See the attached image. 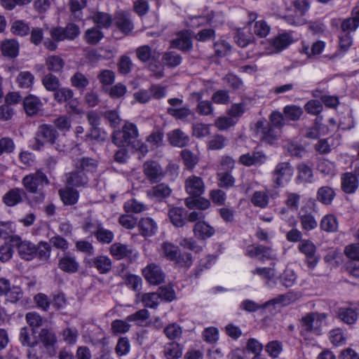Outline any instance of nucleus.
I'll use <instances>...</instances> for the list:
<instances>
[{
  "label": "nucleus",
  "instance_id": "f257e3e1",
  "mask_svg": "<svg viewBox=\"0 0 359 359\" xmlns=\"http://www.w3.org/2000/svg\"><path fill=\"white\" fill-rule=\"evenodd\" d=\"M75 170L66 174V184L72 188L85 187L89 181V175L96 172L97 161L83 157L78 159L75 163Z\"/></svg>",
  "mask_w": 359,
  "mask_h": 359
},
{
  "label": "nucleus",
  "instance_id": "f03ea898",
  "mask_svg": "<svg viewBox=\"0 0 359 359\" xmlns=\"http://www.w3.org/2000/svg\"><path fill=\"white\" fill-rule=\"evenodd\" d=\"M22 184L27 192L36 194L34 200L31 202L32 205L33 203L39 204L43 201L45 196L40 187L49 184L45 173L39 170L34 173L27 175L22 178Z\"/></svg>",
  "mask_w": 359,
  "mask_h": 359
},
{
  "label": "nucleus",
  "instance_id": "7ed1b4c3",
  "mask_svg": "<svg viewBox=\"0 0 359 359\" xmlns=\"http://www.w3.org/2000/svg\"><path fill=\"white\" fill-rule=\"evenodd\" d=\"M139 133L135 124L126 122L121 130H114L111 135L112 142L118 147H136Z\"/></svg>",
  "mask_w": 359,
  "mask_h": 359
},
{
  "label": "nucleus",
  "instance_id": "20e7f679",
  "mask_svg": "<svg viewBox=\"0 0 359 359\" xmlns=\"http://www.w3.org/2000/svg\"><path fill=\"white\" fill-rule=\"evenodd\" d=\"M293 173L294 168L290 163L288 161L278 163L271 174L273 187H283L291 180Z\"/></svg>",
  "mask_w": 359,
  "mask_h": 359
},
{
  "label": "nucleus",
  "instance_id": "39448f33",
  "mask_svg": "<svg viewBox=\"0 0 359 359\" xmlns=\"http://www.w3.org/2000/svg\"><path fill=\"white\" fill-rule=\"evenodd\" d=\"M327 315L325 313H309L302 318L301 320V334L306 335L310 332L319 334V329L325 320Z\"/></svg>",
  "mask_w": 359,
  "mask_h": 359
},
{
  "label": "nucleus",
  "instance_id": "423d86ee",
  "mask_svg": "<svg viewBox=\"0 0 359 359\" xmlns=\"http://www.w3.org/2000/svg\"><path fill=\"white\" fill-rule=\"evenodd\" d=\"M9 242L12 244V246L17 248L21 259L30 261L36 256V246L28 241H22L19 236H11Z\"/></svg>",
  "mask_w": 359,
  "mask_h": 359
},
{
  "label": "nucleus",
  "instance_id": "0eeeda50",
  "mask_svg": "<svg viewBox=\"0 0 359 359\" xmlns=\"http://www.w3.org/2000/svg\"><path fill=\"white\" fill-rule=\"evenodd\" d=\"M58 133L53 126L43 124L38 128L33 149L40 150L45 143L54 144Z\"/></svg>",
  "mask_w": 359,
  "mask_h": 359
},
{
  "label": "nucleus",
  "instance_id": "6e6552de",
  "mask_svg": "<svg viewBox=\"0 0 359 359\" xmlns=\"http://www.w3.org/2000/svg\"><path fill=\"white\" fill-rule=\"evenodd\" d=\"M80 33L79 27L74 23H68L65 27H53L50 31L51 38L55 41H72L79 36Z\"/></svg>",
  "mask_w": 359,
  "mask_h": 359
},
{
  "label": "nucleus",
  "instance_id": "1a4fd4ad",
  "mask_svg": "<svg viewBox=\"0 0 359 359\" xmlns=\"http://www.w3.org/2000/svg\"><path fill=\"white\" fill-rule=\"evenodd\" d=\"M143 172L151 184L161 182L165 177L161 165L156 161H147L142 165Z\"/></svg>",
  "mask_w": 359,
  "mask_h": 359
},
{
  "label": "nucleus",
  "instance_id": "9d476101",
  "mask_svg": "<svg viewBox=\"0 0 359 359\" xmlns=\"http://www.w3.org/2000/svg\"><path fill=\"white\" fill-rule=\"evenodd\" d=\"M255 132L262 142L272 144L278 138V133L269 123L258 121L255 125Z\"/></svg>",
  "mask_w": 359,
  "mask_h": 359
},
{
  "label": "nucleus",
  "instance_id": "9b49d317",
  "mask_svg": "<svg viewBox=\"0 0 359 359\" xmlns=\"http://www.w3.org/2000/svg\"><path fill=\"white\" fill-rule=\"evenodd\" d=\"M110 254L117 260L126 259L130 262L135 260L137 257V252L133 248L122 244L115 243L110 246Z\"/></svg>",
  "mask_w": 359,
  "mask_h": 359
},
{
  "label": "nucleus",
  "instance_id": "f8f14e48",
  "mask_svg": "<svg viewBox=\"0 0 359 359\" xmlns=\"http://www.w3.org/2000/svg\"><path fill=\"white\" fill-rule=\"evenodd\" d=\"M298 250L306 256V261L309 269L317 265L319 258L316 256V246L310 240H303L298 245Z\"/></svg>",
  "mask_w": 359,
  "mask_h": 359
},
{
  "label": "nucleus",
  "instance_id": "ddd939ff",
  "mask_svg": "<svg viewBox=\"0 0 359 359\" xmlns=\"http://www.w3.org/2000/svg\"><path fill=\"white\" fill-rule=\"evenodd\" d=\"M142 274L144 278L151 285H160L165 280V273L161 268L155 264H148L143 270Z\"/></svg>",
  "mask_w": 359,
  "mask_h": 359
},
{
  "label": "nucleus",
  "instance_id": "4468645a",
  "mask_svg": "<svg viewBox=\"0 0 359 359\" xmlns=\"http://www.w3.org/2000/svg\"><path fill=\"white\" fill-rule=\"evenodd\" d=\"M39 339L50 356L55 354V344L57 341L55 334L51 330L43 328L39 333Z\"/></svg>",
  "mask_w": 359,
  "mask_h": 359
},
{
  "label": "nucleus",
  "instance_id": "2eb2a0df",
  "mask_svg": "<svg viewBox=\"0 0 359 359\" xmlns=\"http://www.w3.org/2000/svg\"><path fill=\"white\" fill-rule=\"evenodd\" d=\"M58 268L67 273H75L79 271V263L70 252H65L58 260Z\"/></svg>",
  "mask_w": 359,
  "mask_h": 359
},
{
  "label": "nucleus",
  "instance_id": "dca6fc26",
  "mask_svg": "<svg viewBox=\"0 0 359 359\" xmlns=\"http://www.w3.org/2000/svg\"><path fill=\"white\" fill-rule=\"evenodd\" d=\"M89 267L95 268L100 273H108L112 268L111 259L106 255H99L86 261Z\"/></svg>",
  "mask_w": 359,
  "mask_h": 359
},
{
  "label": "nucleus",
  "instance_id": "f3484780",
  "mask_svg": "<svg viewBox=\"0 0 359 359\" xmlns=\"http://www.w3.org/2000/svg\"><path fill=\"white\" fill-rule=\"evenodd\" d=\"M185 189L189 195L200 196L204 192L203 181L200 177L191 175L186 180Z\"/></svg>",
  "mask_w": 359,
  "mask_h": 359
},
{
  "label": "nucleus",
  "instance_id": "a211bd4d",
  "mask_svg": "<svg viewBox=\"0 0 359 359\" xmlns=\"http://www.w3.org/2000/svg\"><path fill=\"white\" fill-rule=\"evenodd\" d=\"M26 192L24 189L18 187L13 188L8 191L2 198L3 202L8 207H14L23 201Z\"/></svg>",
  "mask_w": 359,
  "mask_h": 359
},
{
  "label": "nucleus",
  "instance_id": "6ab92c4d",
  "mask_svg": "<svg viewBox=\"0 0 359 359\" xmlns=\"http://www.w3.org/2000/svg\"><path fill=\"white\" fill-rule=\"evenodd\" d=\"M171 193L172 189L165 183L155 185L147 191V195L150 199L158 201L170 196Z\"/></svg>",
  "mask_w": 359,
  "mask_h": 359
},
{
  "label": "nucleus",
  "instance_id": "aec40b11",
  "mask_svg": "<svg viewBox=\"0 0 359 359\" xmlns=\"http://www.w3.org/2000/svg\"><path fill=\"white\" fill-rule=\"evenodd\" d=\"M170 45L172 48L185 52L190 50L193 47L190 34L187 31H182L177 33L176 38L171 41Z\"/></svg>",
  "mask_w": 359,
  "mask_h": 359
},
{
  "label": "nucleus",
  "instance_id": "412c9836",
  "mask_svg": "<svg viewBox=\"0 0 359 359\" xmlns=\"http://www.w3.org/2000/svg\"><path fill=\"white\" fill-rule=\"evenodd\" d=\"M245 255L251 258H259L262 261L272 259V250L262 245L248 246Z\"/></svg>",
  "mask_w": 359,
  "mask_h": 359
},
{
  "label": "nucleus",
  "instance_id": "4be33fe9",
  "mask_svg": "<svg viewBox=\"0 0 359 359\" xmlns=\"http://www.w3.org/2000/svg\"><path fill=\"white\" fill-rule=\"evenodd\" d=\"M266 156L262 151H253L252 153H248L243 154L239 158V162L246 166H251L253 165H261L266 162Z\"/></svg>",
  "mask_w": 359,
  "mask_h": 359
},
{
  "label": "nucleus",
  "instance_id": "5701e85b",
  "mask_svg": "<svg viewBox=\"0 0 359 359\" xmlns=\"http://www.w3.org/2000/svg\"><path fill=\"white\" fill-rule=\"evenodd\" d=\"M293 40L288 33H283L276 36L270 41L273 50L269 53H277L288 47Z\"/></svg>",
  "mask_w": 359,
  "mask_h": 359
},
{
  "label": "nucleus",
  "instance_id": "b1692460",
  "mask_svg": "<svg viewBox=\"0 0 359 359\" xmlns=\"http://www.w3.org/2000/svg\"><path fill=\"white\" fill-rule=\"evenodd\" d=\"M0 49L3 56L15 58L19 54V43L15 39H5L1 42Z\"/></svg>",
  "mask_w": 359,
  "mask_h": 359
},
{
  "label": "nucleus",
  "instance_id": "393cba45",
  "mask_svg": "<svg viewBox=\"0 0 359 359\" xmlns=\"http://www.w3.org/2000/svg\"><path fill=\"white\" fill-rule=\"evenodd\" d=\"M193 231L194 236L200 240L209 238L215 233V229L204 220L196 222Z\"/></svg>",
  "mask_w": 359,
  "mask_h": 359
},
{
  "label": "nucleus",
  "instance_id": "a878e982",
  "mask_svg": "<svg viewBox=\"0 0 359 359\" xmlns=\"http://www.w3.org/2000/svg\"><path fill=\"white\" fill-rule=\"evenodd\" d=\"M41 105V100L34 95H29L23 100L24 109L28 116L36 114L40 110Z\"/></svg>",
  "mask_w": 359,
  "mask_h": 359
},
{
  "label": "nucleus",
  "instance_id": "bb28decb",
  "mask_svg": "<svg viewBox=\"0 0 359 359\" xmlns=\"http://www.w3.org/2000/svg\"><path fill=\"white\" fill-rule=\"evenodd\" d=\"M358 187V180L355 175L346 172L341 175V189L346 194L354 193Z\"/></svg>",
  "mask_w": 359,
  "mask_h": 359
},
{
  "label": "nucleus",
  "instance_id": "cd10ccee",
  "mask_svg": "<svg viewBox=\"0 0 359 359\" xmlns=\"http://www.w3.org/2000/svg\"><path fill=\"white\" fill-rule=\"evenodd\" d=\"M320 228L327 233H335L339 229V222L337 217L332 214H327L323 217L320 221Z\"/></svg>",
  "mask_w": 359,
  "mask_h": 359
},
{
  "label": "nucleus",
  "instance_id": "c85d7f7f",
  "mask_svg": "<svg viewBox=\"0 0 359 359\" xmlns=\"http://www.w3.org/2000/svg\"><path fill=\"white\" fill-rule=\"evenodd\" d=\"M171 145L178 147H185L189 142V136L180 129H175L168 134Z\"/></svg>",
  "mask_w": 359,
  "mask_h": 359
},
{
  "label": "nucleus",
  "instance_id": "c756f323",
  "mask_svg": "<svg viewBox=\"0 0 359 359\" xmlns=\"http://www.w3.org/2000/svg\"><path fill=\"white\" fill-rule=\"evenodd\" d=\"M58 194L65 205L76 204L79 197V192L69 186H67L65 189H60Z\"/></svg>",
  "mask_w": 359,
  "mask_h": 359
},
{
  "label": "nucleus",
  "instance_id": "7c9ffc66",
  "mask_svg": "<svg viewBox=\"0 0 359 359\" xmlns=\"http://www.w3.org/2000/svg\"><path fill=\"white\" fill-rule=\"evenodd\" d=\"M299 219L302 229L306 231H313L318 227V220L310 212L304 211L299 213Z\"/></svg>",
  "mask_w": 359,
  "mask_h": 359
},
{
  "label": "nucleus",
  "instance_id": "2f4dec72",
  "mask_svg": "<svg viewBox=\"0 0 359 359\" xmlns=\"http://www.w3.org/2000/svg\"><path fill=\"white\" fill-rule=\"evenodd\" d=\"M339 318L346 324H354L359 316L358 311L351 307L339 308L337 313Z\"/></svg>",
  "mask_w": 359,
  "mask_h": 359
},
{
  "label": "nucleus",
  "instance_id": "473e14b6",
  "mask_svg": "<svg viewBox=\"0 0 359 359\" xmlns=\"http://www.w3.org/2000/svg\"><path fill=\"white\" fill-rule=\"evenodd\" d=\"M138 227L141 234L144 236H151L157 230L156 222L150 217L141 219L139 222Z\"/></svg>",
  "mask_w": 359,
  "mask_h": 359
},
{
  "label": "nucleus",
  "instance_id": "72a5a7b5",
  "mask_svg": "<svg viewBox=\"0 0 359 359\" xmlns=\"http://www.w3.org/2000/svg\"><path fill=\"white\" fill-rule=\"evenodd\" d=\"M115 23L118 29L128 34L134 28L133 24L127 14L119 13L116 17Z\"/></svg>",
  "mask_w": 359,
  "mask_h": 359
},
{
  "label": "nucleus",
  "instance_id": "f704fd0d",
  "mask_svg": "<svg viewBox=\"0 0 359 359\" xmlns=\"http://www.w3.org/2000/svg\"><path fill=\"white\" fill-rule=\"evenodd\" d=\"M185 210L182 208H172L168 211V216L172 224L177 227H182L185 224L184 217Z\"/></svg>",
  "mask_w": 359,
  "mask_h": 359
},
{
  "label": "nucleus",
  "instance_id": "c9c22d12",
  "mask_svg": "<svg viewBox=\"0 0 359 359\" xmlns=\"http://www.w3.org/2000/svg\"><path fill=\"white\" fill-rule=\"evenodd\" d=\"M16 83L20 88L31 89L34 83V76L29 71L20 72L17 76Z\"/></svg>",
  "mask_w": 359,
  "mask_h": 359
},
{
  "label": "nucleus",
  "instance_id": "e433bc0d",
  "mask_svg": "<svg viewBox=\"0 0 359 359\" xmlns=\"http://www.w3.org/2000/svg\"><path fill=\"white\" fill-rule=\"evenodd\" d=\"M335 195V192L332 187L324 186L318 189L317 191V199L325 205H330L332 203Z\"/></svg>",
  "mask_w": 359,
  "mask_h": 359
},
{
  "label": "nucleus",
  "instance_id": "4c0bfd02",
  "mask_svg": "<svg viewBox=\"0 0 359 359\" xmlns=\"http://www.w3.org/2000/svg\"><path fill=\"white\" fill-rule=\"evenodd\" d=\"M163 353L166 359H179L182 355V348L177 343H168L164 346Z\"/></svg>",
  "mask_w": 359,
  "mask_h": 359
},
{
  "label": "nucleus",
  "instance_id": "58836bf2",
  "mask_svg": "<svg viewBox=\"0 0 359 359\" xmlns=\"http://www.w3.org/2000/svg\"><path fill=\"white\" fill-rule=\"evenodd\" d=\"M103 37L102 32L97 27L88 29L83 35L86 42L90 45L97 44Z\"/></svg>",
  "mask_w": 359,
  "mask_h": 359
},
{
  "label": "nucleus",
  "instance_id": "ea45409f",
  "mask_svg": "<svg viewBox=\"0 0 359 359\" xmlns=\"http://www.w3.org/2000/svg\"><path fill=\"white\" fill-rule=\"evenodd\" d=\"M182 56L175 51H168L163 53L162 62L169 67H175L182 62Z\"/></svg>",
  "mask_w": 359,
  "mask_h": 359
},
{
  "label": "nucleus",
  "instance_id": "a19ab883",
  "mask_svg": "<svg viewBox=\"0 0 359 359\" xmlns=\"http://www.w3.org/2000/svg\"><path fill=\"white\" fill-rule=\"evenodd\" d=\"M136 56L138 60L146 63L154 59V52L148 45H144L138 47L135 50Z\"/></svg>",
  "mask_w": 359,
  "mask_h": 359
},
{
  "label": "nucleus",
  "instance_id": "79ce46f5",
  "mask_svg": "<svg viewBox=\"0 0 359 359\" xmlns=\"http://www.w3.org/2000/svg\"><path fill=\"white\" fill-rule=\"evenodd\" d=\"M303 113L302 108L297 105H287L283 108V114L286 120L292 121H297L300 118Z\"/></svg>",
  "mask_w": 359,
  "mask_h": 359
},
{
  "label": "nucleus",
  "instance_id": "37998d69",
  "mask_svg": "<svg viewBox=\"0 0 359 359\" xmlns=\"http://www.w3.org/2000/svg\"><path fill=\"white\" fill-rule=\"evenodd\" d=\"M217 184L221 188L229 189L234 186L235 178L229 172H218L217 174Z\"/></svg>",
  "mask_w": 359,
  "mask_h": 359
},
{
  "label": "nucleus",
  "instance_id": "c03bdc74",
  "mask_svg": "<svg viewBox=\"0 0 359 359\" xmlns=\"http://www.w3.org/2000/svg\"><path fill=\"white\" fill-rule=\"evenodd\" d=\"M11 32L19 36H25L29 34V25L23 20H18L12 23Z\"/></svg>",
  "mask_w": 359,
  "mask_h": 359
},
{
  "label": "nucleus",
  "instance_id": "a18cd8bd",
  "mask_svg": "<svg viewBox=\"0 0 359 359\" xmlns=\"http://www.w3.org/2000/svg\"><path fill=\"white\" fill-rule=\"evenodd\" d=\"M139 297L145 307L156 309L159 304V295L157 292L144 293Z\"/></svg>",
  "mask_w": 359,
  "mask_h": 359
},
{
  "label": "nucleus",
  "instance_id": "49530a36",
  "mask_svg": "<svg viewBox=\"0 0 359 359\" xmlns=\"http://www.w3.org/2000/svg\"><path fill=\"white\" fill-rule=\"evenodd\" d=\"M252 276L257 275L264 279H266V285L271 287V280L275 277L274 270L269 267H257L250 271Z\"/></svg>",
  "mask_w": 359,
  "mask_h": 359
},
{
  "label": "nucleus",
  "instance_id": "de8ad7c7",
  "mask_svg": "<svg viewBox=\"0 0 359 359\" xmlns=\"http://www.w3.org/2000/svg\"><path fill=\"white\" fill-rule=\"evenodd\" d=\"M228 143V140L222 135H215L208 142V148L211 150H219L224 148Z\"/></svg>",
  "mask_w": 359,
  "mask_h": 359
},
{
  "label": "nucleus",
  "instance_id": "09e8293b",
  "mask_svg": "<svg viewBox=\"0 0 359 359\" xmlns=\"http://www.w3.org/2000/svg\"><path fill=\"white\" fill-rule=\"evenodd\" d=\"M46 65L49 71L58 72L63 68L65 62L58 55H50L46 58Z\"/></svg>",
  "mask_w": 359,
  "mask_h": 359
},
{
  "label": "nucleus",
  "instance_id": "8fccbe9b",
  "mask_svg": "<svg viewBox=\"0 0 359 359\" xmlns=\"http://www.w3.org/2000/svg\"><path fill=\"white\" fill-rule=\"evenodd\" d=\"M298 176L297 180L300 182H313V171L312 169L307 165L302 163L297 167Z\"/></svg>",
  "mask_w": 359,
  "mask_h": 359
},
{
  "label": "nucleus",
  "instance_id": "3c124183",
  "mask_svg": "<svg viewBox=\"0 0 359 359\" xmlns=\"http://www.w3.org/2000/svg\"><path fill=\"white\" fill-rule=\"evenodd\" d=\"M43 86L48 91L55 92L59 88L60 81L58 78L49 73L45 75L41 80Z\"/></svg>",
  "mask_w": 359,
  "mask_h": 359
},
{
  "label": "nucleus",
  "instance_id": "603ef678",
  "mask_svg": "<svg viewBox=\"0 0 359 359\" xmlns=\"http://www.w3.org/2000/svg\"><path fill=\"white\" fill-rule=\"evenodd\" d=\"M161 249L163 255L171 262L177 259V255L180 251L177 246L167 242L162 244Z\"/></svg>",
  "mask_w": 359,
  "mask_h": 359
},
{
  "label": "nucleus",
  "instance_id": "864d4df0",
  "mask_svg": "<svg viewBox=\"0 0 359 359\" xmlns=\"http://www.w3.org/2000/svg\"><path fill=\"white\" fill-rule=\"evenodd\" d=\"M271 305V302H266L264 304L259 305L257 302L250 300L245 299L243 301L240 305V308L245 311L252 313L258 311L259 309H264Z\"/></svg>",
  "mask_w": 359,
  "mask_h": 359
},
{
  "label": "nucleus",
  "instance_id": "5fc2aeb1",
  "mask_svg": "<svg viewBox=\"0 0 359 359\" xmlns=\"http://www.w3.org/2000/svg\"><path fill=\"white\" fill-rule=\"evenodd\" d=\"M251 202L256 207L264 208L269 204V198L266 193L257 191L253 194Z\"/></svg>",
  "mask_w": 359,
  "mask_h": 359
},
{
  "label": "nucleus",
  "instance_id": "6e6d98bb",
  "mask_svg": "<svg viewBox=\"0 0 359 359\" xmlns=\"http://www.w3.org/2000/svg\"><path fill=\"white\" fill-rule=\"evenodd\" d=\"M92 18L93 22L97 25V27H99L100 29L102 27H109L112 21L111 18L109 14L102 12L96 13L93 15Z\"/></svg>",
  "mask_w": 359,
  "mask_h": 359
},
{
  "label": "nucleus",
  "instance_id": "4d7b16f0",
  "mask_svg": "<svg viewBox=\"0 0 359 359\" xmlns=\"http://www.w3.org/2000/svg\"><path fill=\"white\" fill-rule=\"evenodd\" d=\"M102 115L112 128H117L121 123V118L116 109L106 110Z\"/></svg>",
  "mask_w": 359,
  "mask_h": 359
},
{
  "label": "nucleus",
  "instance_id": "13d9d810",
  "mask_svg": "<svg viewBox=\"0 0 359 359\" xmlns=\"http://www.w3.org/2000/svg\"><path fill=\"white\" fill-rule=\"evenodd\" d=\"M173 262L179 267L189 269L192 265L193 257L189 252H181L179 251L177 259Z\"/></svg>",
  "mask_w": 359,
  "mask_h": 359
},
{
  "label": "nucleus",
  "instance_id": "bf43d9fd",
  "mask_svg": "<svg viewBox=\"0 0 359 359\" xmlns=\"http://www.w3.org/2000/svg\"><path fill=\"white\" fill-rule=\"evenodd\" d=\"M181 157L188 169L194 168L198 162L197 156L189 149H183L181 151Z\"/></svg>",
  "mask_w": 359,
  "mask_h": 359
},
{
  "label": "nucleus",
  "instance_id": "052dcab7",
  "mask_svg": "<svg viewBox=\"0 0 359 359\" xmlns=\"http://www.w3.org/2000/svg\"><path fill=\"white\" fill-rule=\"evenodd\" d=\"M149 318V311L145 309H141L135 313L129 315L126 318L128 322H134L137 325H142V323Z\"/></svg>",
  "mask_w": 359,
  "mask_h": 359
},
{
  "label": "nucleus",
  "instance_id": "680f3d73",
  "mask_svg": "<svg viewBox=\"0 0 359 359\" xmlns=\"http://www.w3.org/2000/svg\"><path fill=\"white\" fill-rule=\"evenodd\" d=\"M72 85L80 90H83L89 84L88 79L81 72H76L71 77Z\"/></svg>",
  "mask_w": 359,
  "mask_h": 359
},
{
  "label": "nucleus",
  "instance_id": "e2e57ef3",
  "mask_svg": "<svg viewBox=\"0 0 359 359\" xmlns=\"http://www.w3.org/2000/svg\"><path fill=\"white\" fill-rule=\"evenodd\" d=\"M265 351L270 357L276 358L283 351V344L276 340L269 341L265 346Z\"/></svg>",
  "mask_w": 359,
  "mask_h": 359
},
{
  "label": "nucleus",
  "instance_id": "0e129e2a",
  "mask_svg": "<svg viewBox=\"0 0 359 359\" xmlns=\"http://www.w3.org/2000/svg\"><path fill=\"white\" fill-rule=\"evenodd\" d=\"M95 237L97 241L102 244H109L114 240V234L111 231L102 226L100 228Z\"/></svg>",
  "mask_w": 359,
  "mask_h": 359
},
{
  "label": "nucleus",
  "instance_id": "69168bd1",
  "mask_svg": "<svg viewBox=\"0 0 359 359\" xmlns=\"http://www.w3.org/2000/svg\"><path fill=\"white\" fill-rule=\"evenodd\" d=\"M280 282L285 287H292L297 279V276L293 270L286 269L279 277Z\"/></svg>",
  "mask_w": 359,
  "mask_h": 359
},
{
  "label": "nucleus",
  "instance_id": "338daca9",
  "mask_svg": "<svg viewBox=\"0 0 359 359\" xmlns=\"http://www.w3.org/2000/svg\"><path fill=\"white\" fill-rule=\"evenodd\" d=\"M271 126L274 128L280 129L286 124V119L283 114L278 111H273L269 116Z\"/></svg>",
  "mask_w": 359,
  "mask_h": 359
},
{
  "label": "nucleus",
  "instance_id": "774afa93",
  "mask_svg": "<svg viewBox=\"0 0 359 359\" xmlns=\"http://www.w3.org/2000/svg\"><path fill=\"white\" fill-rule=\"evenodd\" d=\"M164 333L169 339L175 340L181 337L182 330L179 325L172 323L164 328Z\"/></svg>",
  "mask_w": 359,
  "mask_h": 359
}]
</instances>
